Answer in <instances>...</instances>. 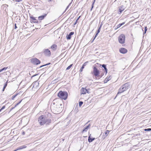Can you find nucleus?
<instances>
[{"instance_id": "nucleus-16", "label": "nucleus", "mask_w": 151, "mask_h": 151, "mask_svg": "<svg viewBox=\"0 0 151 151\" xmlns=\"http://www.w3.org/2000/svg\"><path fill=\"white\" fill-rule=\"evenodd\" d=\"M57 47V45L55 44H54L51 46L50 48L53 51H55L56 50Z\"/></svg>"}, {"instance_id": "nucleus-42", "label": "nucleus", "mask_w": 151, "mask_h": 151, "mask_svg": "<svg viewBox=\"0 0 151 151\" xmlns=\"http://www.w3.org/2000/svg\"><path fill=\"white\" fill-rule=\"evenodd\" d=\"M48 2H51V1H52L53 0H47Z\"/></svg>"}, {"instance_id": "nucleus-20", "label": "nucleus", "mask_w": 151, "mask_h": 151, "mask_svg": "<svg viewBox=\"0 0 151 151\" xmlns=\"http://www.w3.org/2000/svg\"><path fill=\"white\" fill-rule=\"evenodd\" d=\"M91 134H90V135L89 136L88 138V141L89 142H92L95 139L94 138H91Z\"/></svg>"}, {"instance_id": "nucleus-50", "label": "nucleus", "mask_w": 151, "mask_h": 151, "mask_svg": "<svg viewBox=\"0 0 151 151\" xmlns=\"http://www.w3.org/2000/svg\"><path fill=\"white\" fill-rule=\"evenodd\" d=\"M1 110H2V109H0V112L1 111Z\"/></svg>"}, {"instance_id": "nucleus-30", "label": "nucleus", "mask_w": 151, "mask_h": 151, "mask_svg": "<svg viewBox=\"0 0 151 151\" xmlns=\"http://www.w3.org/2000/svg\"><path fill=\"white\" fill-rule=\"evenodd\" d=\"M7 81L6 83H5V84L4 86V88H5L6 86H7Z\"/></svg>"}, {"instance_id": "nucleus-5", "label": "nucleus", "mask_w": 151, "mask_h": 151, "mask_svg": "<svg viewBox=\"0 0 151 151\" xmlns=\"http://www.w3.org/2000/svg\"><path fill=\"white\" fill-rule=\"evenodd\" d=\"M119 41L121 44H123L124 43L125 36L123 34H121L119 37Z\"/></svg>"}, {"instance_id": "nucleus-6", "label": "nucleus", "mask_w": 151, "mask_h": 151, "mask_svg": "<svg viewBox=\"0 0 151 151\" xmlns=\"http://www.w3.org/2000/svg\"><path fill=\"white\" fill-rule=\"evenodd\" d=\"M31 62L32 63L35 65H38L40 63V60L37 58L32 59Z\"/></svg>"}, {"instance_id": "nucleus-51", "label": "nucleus", "mask_w": 151, "mask_h": 151, "mask_svg": "<svg viewBox=\"0 0 151 151\" xmlns=\"http://www.w3.org/2000/svg\"><path fill=\"white\" fill-rule=\"evenodd\" d=\"M1 70H0V73L1 72Z\"/></svg>"}, {"instance_id": "nucleus-21", "label": "nucleus", "mask_w": 151, "mask_h": 151, "mask_svg": "<svg viewBox=\"0 0 151 151\" xmlns=\"http://www.w3.org/2000/svg\"><path fill=\"white\" fill-rule=\"evenodd\" d=\"M106 65L105 64H103L101 65L102 67L104 68V69H105L106 73L107 72V69L106 68Z\"/></svg>"}, {"instance_id": "nucleus-39", "label": "nucleus", "mask_w": 151, "mask_h": 151, "mask_svg": "<svg viewBox=\"0 0 151 151\" xmlns=\"http://www.w3.org/2000/svg\"><path fill=\"white\" fill-rule=\"evenodd\" d=\"M95 2V0H94L93 1V2L92 3V4H94Z\"/></svg>"}, {"instance_id": "nucleus-4", "label": "nucleus", "mask_w": 151, "mask_h": 151, "mask_svg": "<svg viewBox=\"0 0 151 151\" xmlns=\"http://www.w3.org/2000/svg\"><path fill=\"white\" fill-rule=\"evenodd\" d=\"M45 117L42 115L39 118L38 122L40 125H43L45 124Z\"/></svg>"}, {"instance_id": "nucleus-9", "label": "nucleus", "mask_w": 151, "mask_h": 151, "mask_svg": "<svg viewBox=\"0 0 151 151\" xmlns=\"http://www.w3.org/2000/svg\"><path fill=\"white\" fill-rule=\"evenodd\" d=\"M39 83L38 82L36 81L32 84V88H38L39 87Z\"/></svg>"}, {"instance_id": "nucleus-26", "label": "nucleus", "mask_w": 151, "mask_h": 151, "mask_svg": "<svg viewBox=\"0 0 151 151\" xmlns=\"http://www.w3.org/2000/svg\"><path fill=\"white\" fill-rule=\"evenodd\" d=\"M83 102L82 101H80L79 103V106L80 107H81L82 104H83Z\"/></svg>"}, {"instance_id": "nucleus-7", "label": "nucleus", "mask_w": 151, "mask_h": 151, "mask_svg": "<svg viewBox=\"0 0 151 151\" xmlns=\"http://www.w3.org/2000/svg\"><path fill=\"white\" fill-rule=\"evenodd\" d=\"M43 52L46 56H50L51 55L50 51L48 49H44L43 50Z\"/></svg>"}, {"instance_id": "nucleus-28", "label": "nucleus", "mask_w": 151, "mask_h": 151, "mask_svg": "<svg viewBox=\"0 0 151 151\" xmlns=\"http://www.w3.org/2000/svg\"><path fill=\"white\" fill-rule=\"evenodd\" d=\"M147 27H145V32H143V34H145L147 30Z\"/></svg>"}, {"instance_id": "nucleus-12", "label": "nucleus", "mask_w": 151, "mask_h": 151, "mask_svg": "<svg viewBox=\"0 0 151 151\" xmlns=\"http://www.w3.org/2000/svg\"><path fill=\"white\" fill-rule=\"evenodd\" d=\"M74 34L73 32H71L68 35H67L66 36V38L67 40H70L71 37V36L73 35Z\"/></svg>"}, {"instance_id": "nucleus-34", "label": "nucleus", "mask_w": 151, "mask_h": 151, "mask_svg": "<svg viewBox=\"0 0 151 151\" xmlns=\"http://www.w3.org/2000/svg\"><path fill=\"white\" fill-rule=\"evenodd\" d=\"M88 63V62H85L83 65V66L84 67L85 66H86L87 63Z\"/></svg>"}, {"instance_id": "nucleus-48", "label": "nucleus", "mask_w": 151, "mask_h": 151, "mask_svg": "<svg viewBox=\"0 0 151 151\" xmlns=\"http://www.w3.org/2000/svg\"><path fill=\"white\" fill-rule=\"evenodd\" d=\"M21 102H19L17 104V105H18V104H19Z\"/></svg>"}, {"instance_id": "nucleus-37", "label": "nucleus", "mask_w": 151, "mask_h": 151, "mask_svg": "<svg viewBox=\"0 0 151 151\" xmlns=\"http://www.w3.org/2000/svg\"><path fill=\"white\" fill-rule=\"evenodd\" d=\"M16 95H15V96H12V99H14V98L16 97Z\"/></svg>"}, {"instance_id": "nucleus-23", "label": "nucleus", "mask_w": 151, "mask_h": 151, "mask_svg": "<svg viewBox=\"0 0 151 151\" xmlns=\"http://www.w3.org/2000/svg\"><path fill=\"white\" fill-rule=\"evenodd\" d=\"M125 24V22H123L122 23L119 24L117 25V28H119L121 27V26L123 25L124 24Z\"/></svg>"}, {"instance_id": "nucleus-10", "label": "nucleus", "mask_w": 151, "mask_h": 151, "mask_svg": "<svg viewBox=\"0 0 151 151\" xmlns=\"http://www.w3.org/2000/svg\"><path fill=\"white\" fill-rule=\"evenodd\" d=\"M86 93H89V92L88 90L86 88H82L81 90V94H85Z\"/></svg>"}, {"instance_id": "nucleus-19", "label": "nucleus", "mask_w": 151, "mask_h": 151, "mask_svg": "<svg viewBox=\"0 0 151 151\" xmlns=\"http://www.w3.org/2000/svg\"><path fill=\"white\" fill-rule=\"evenodd\" d=\"M51 119L47 118V117H45V124H48L49 123L51 122Z\"/></svg>"}, {"instance_id": "nucleus-44", "label": "nucleus", "mask_w": 151, "mask_h": 151, "mask_svg": "<svg viewBox=\"0 0 151 151\" xmlns=\"http://www.w3.org/2000/svg\"><path fill=\"white\" fill-rule=\"evenodd\" d=\"M5 89V88H3V89L2 90V91H4Z\"/></svg>"}, {"instance_id": "nucleus-2", "label": "nucleus", "mask_w": 151, "mask_h": 151, "mask_svg": "<svg viewBox=\"0 0 151 151\" xmlns=\"http://www.w3.org/2000/svg\"><path fill=\"white\" fill-rule=\"evenodd\" d=\"M58 96L61 99L65 100H66L68 97V93L66 91H60L58 94Z\"/></svg>"}, {"instance_id": "nucleus-46", "label": "nucleus", "mask_w": 151, "mask_h": 151, "mask_svg": "<svg viewBox=\"0 0 151 151\" xmlns=\"http://www.w3.org/2000/svg\"><path fill=\"white\" fill-rule=\"evenodd\" d=\"M37 75V74L34 75L33 76H32V77H33L35 76H36Z\"/></svg>"}, {"instance_id": "nucleus-33", "label": "nucleus", "mask_w": 151, "mask_h": 151, "mask_svg": "<svg viewBox=\"0 0 151 151\" xmlns=\"http://www.w3.org/2000/svg\"><path fill=\"white\" fill-rule=\"evenodd\" d=\"M50 64V63H48V64H45V65H42V66H41L40 68H41L42 67H44V66H45L46 65H48L49 64Z\"/></svg>"}, {"instance_id": "nucleus-13", "label": "nucleus", "mask_w": 151, "mask_h": 151, "mask_svg": "<svg viewBox=\"0 0 151 151\" xmlns=\"http://www.w3.org/2000/svg\"><path fill=\"white\" fill-rule=\"evenodd\" d=\"M47 13L45 14L44 15L39 17H38V19L39 20H42L43 19H44V18H45V17L47 15Z\"/></svg>"}, {"instance_id": "nucleus-25", "label": "nucleus", "mask_w": 151, "mask_h": 151, "mask_svg": "<svg viewBox=\"0 0 151 151\" xmlns=\"http://www.w3.org/2000/svg\"><path fill=\"white\" fill-rule=\"evenodd\" d=\"M8 68V67H5L4 68H2V69H1V71H3L4 70H6Z\"/></svg>"}, {"instance_id": "nucleus-36", "label": "nucleus", "mask_w": 151, "mask_h": 151, "mask_svg": "<svg viewBox=\"0 0 151 151\" xmlns=\"http://www.w3.org/2000/svg\"><path fill=\"white\" fill-rule=\"evenodd\" d=\"M22 0H16V1L17 2H19L20 1H21Z\"/></svg>"}, {"instance_id": "nucleus-43", "label": "nucleus", "mask_w": 151, "mask_h": 151, "mask_svg": "<svg viewBox=\"0 0 151 151\" xmlns=\"http://www.w3.org/2000/svg\"><path fill=\"white\" fill-rule=\"evenodd\" d=\"M80 17H81V16H79V17H78V19H77V20H76V21H77V20H78V19L80 18Z\"/></svg>"}, {"instance_id": "nucleus-22", "label": "nucleus", "mask_w": 151, "mask_h": 151, "mask_svg": "<svg viewBox=\"0 0 151 151\" xmlns=\"http://www.w3.org/2000/svg\"><path fill=\"white\" fill-rule=\"evenodd\" d=\"M90 126V124H89L88 126H87L83 130L82 132H86L87 130L88 129L89 127Z\"/></svg>"}, {"instance_id": "nucleus-29", "label": "nucleus", "mask_w": 151, "mask_h": 151, "mask_svg": "<svg viewBox=\"0 0 151 151\" xmlns=\"http://www.w3.org/2000/svg\"><path fill=\"white\" fill-rule=\"evenodd\" d=\"M101 27V26L99 28L97 31V33H99L100 32Z\"/></svg>"}, {"instance_id": "nucleus-14", "label": "nucleus", "mask_w": 151, "mask_h": 151, "mask_svg": "<svg viewBox=\"0 0 151 151\" xmlns=\"http://www.w3.org/2000/svg\"><path fill=\"white\" fill-rule=\"evenodd\" d=\"M127 49H126L125 48H121L119 50L120 52L121 53H123V54H124V53H126L127 52Z\"/></svg>"}, {"instance_id": "nucleus-41", "label": "nucleus", "mask_w": 151, "mask_h": 151, "mask_svg": "<svg viewBox=\"0 0 151 151\" xmlns=\"http://www.w3.org/2000/svg\"><path fill=\"white\" fill-rule=\"evenodd\" d=\"M25 134V132H23L22 133V134L23 135H24Z\"/></svg>"}, {"instance_id": "nucleus-15", "label": "nucleus", "mask_w": 151, "mask_h": 151, "mask_svg": "<svg viewBox=\"0 0 151 151\" xmlns=\"http://www.w3.org/2000/svg\"><path fill=\"white\" fill-rule=\"evenodd\" d=\"M30 18L31 19H32L33 21H31L30 22H33V23H38V21L33 16H31L30 17Z\"/></svg>"}, {"instance_id": "nucleus-27", "label": "nucleus", "mask_w": 151, "mask_h": 151, "mask_svg": "<svg viewBox=\"0 0 151 151\" xmlns=\"http://www.w3.org/2000/svg\"><path fill=\"white\" fill-rule=\"evenodd\" d=\"M144 130L146 131H151V128L146 129H144Z\"/></svg>"}, {"instance_id": "nucleus-18", "label": "nucleus", "mask_w": 151, "mask_h": 151, "mask_svg": "<svg viewBox=\"0 0 151 151\" xmlns=\"http://www.w3.org/2000/svg\"><path fill=\"white\" fill-rule=\"evenodd\" d=\"M112 78V76H110L109 77H107L105 80L104 81V82L105 83H107V82L109 81V80H111Z\"/></svg>"}, {"instance_id": "nucleus-1", "label": "nucleus", "mask_w": 151, "mask_h": 151, "mask_svg": "<svg viewBox=\"0 0 151 151\" xmlns=\"http://www.w3.org/2000/svg\"><path fill=\"white\" fill-rule=\"evenodd\" d=\"M62 105L61 102L57 99L54 100L51 106V108L55 114H58L62 110Z\"/></svg>"}, {"instance_id": "nucleus-38", "label": "nucleus", "mask_w": 151, "mask_h": 151, "mask_svg": "<svg viewBox=\"0 0 151 151\" xmlns=\"http://www.w3.org/2000/svg\"><path fill=\"white\" fill-rule=\"evenodd\" d=\"M5 107V106H3L2 108L1 109L2 110L4 109Z\"/></svg>"}, {"instance_id": "nucleus-40", "label": "nucleus", "mask_w": 151, "mask_h": 151, "mask_svg": "<svg viewBox=\"0 0 151 151\" xmlns=\"http://www.w3.org/2000/svg\"><path fill=\"white\" fill-rule=\"evenodd\" d=\"M17 28V27L16 26V24H15V29H16Z\"/></svg>"}, {"instance_id": "nucleus-49", "label": "nucleus", "mask_w": 151, "mask_h": 151, "mask_svg": "<svg viewBox=\"0 0 151 151\" xmlns=\"http://www.w3.org/2000/svg\"><path fill=\"white\" fill-rule=\"evenodd\" d=\"M21 102H19L17 104V105H18V104H19Z\"/></svg>"}, {"instance_id": "nucleus-3", "label": "nucleus", "mask_w": 151, "mask_h": 151, "mask_svg": "<svg viewBox=\"0 0 151 151\" xmlns=\"http://www.w3.org/2000/svg\"><path fill=\"white\" fill-rule=\"evenodd\" d=\"M129 85L128 83H126L122 86L119 90L117 95L119 93H121L127 90L128 88Z\"/></svg>"}, {"instance_id": "nucleus-8", "label": "nucleus", "mask_w": 151, "mask_h": 151, "mask_svg": "<svg viewBox=\"0 0 151 151\" xmlns=\"http://www.w3.org/2000/svg\"><path fill=\"white\" fill-rule=\"evenodd\" d=\"M93 73L94 75L96 76H97L99 74V71L96 68V67H94L93 68Z\"/></svg>"}, {"instance_id": "nucleus-31", "label": "nucleus", "mask_w": 151, "mask_h": 151, "mask_svg": "<svg viewBox=\"0 0 151 151\" xmlns=\"http://www.w3.org/2000/svg\"><path fill=\"white\" fill-rule=\"evenodd\" d=\"M98 33H96L94 37V38L93 39L92 41L91 42H92L94 40V39H95V38H96V37L98 35Z\"/></svg>"}, {"instance_id": "nucleus-24", "label": "nucleus", "mask_w": 151, "mask_h": 151, "mask_svg": "<svg viewBox=\"0 0 151 151\" xmlns=\"http://www.w3.org/2000/svg\"><path fill=\"white\" fill-rule=\"evenodd\" d=\"M73 65V64L70 65L69 66H68L66 69V70H69L72 66Z\"/></svg>"}, {"instance_id": "nucleus-35", "label": "nucleus", "mask_w": 151, "mask_h": 151, "mask_svg": "<svg viewBox=\"0 0 151 151\" xmlns=\"http://www.w3.org/2000/svg\"><path fill=\"white\" fill-rule=\"evenodd\" d=\"M94 4H92L91 8V11L92 10V9L93 8V7H94Z\"/></svg>"}, {"instance_id": "nucleus-47", "label": "nucleus", "mask_w": 151, "mask_h": 151, "mask_svg": "<svg viewBox=\"0 0 151 151\" xmlns=\"http://www.w3.org/2000/svg\"><path fill=\"white\" fill-rule=\"evenodd\" d=\"M77 22V21H76V22L74 24V25H76V22Z\"/></svg>"}, {"instance_id": "nucleus-11", "label": "nucleus", "mask_w": 151, "mask_h": 151, "mask_svg": "<svg viewBox=\"0 0 151 151\" xmlns=\"http://www.w3.org/2000/svg\"><path fill=\"white\" fill-rule=\"evenodd\" d=\"M109 131L107 130L106 132L103 134L102 138H103V139L105 138L109 134Z\"/></svg>"}, {"instance_id": "nucleus-17", "label": "nucleus", "mask_w": 151, "mask_h": 151, "mask_svg": "<svg viewBox=\"0 0 151 151\" xmlns=\"http://www.w3.org/2000/svg\"><path fill=\"white\" fill-rule=\"evenodd\" d=\"M124 9V6H121L119 8V10L120 12L119 14H120Z\"/></svg>"}, {"instance_id": "nucleus-32", "label": "nucleus", "mask_w": 151, "mask_h": 151, "mask_svg": "<svg viewBox=\"0 0 151 151\" xmlns=\"http://www.w3.org/2000/svg\"><path fill=\"white\" fill-rule=\"evenodd\" d=\"M84 68V67L82 65V67H81V69L80 70V71L81 72L83 70V69Z\"/></svg>"}, {"instance_id": "nucleus-45", "label": "nucleus", "mask_w": 151, "mask_h": 151, "mask_svg": "<svg viewBox=\"0 0 151 151\" xmlns=\"http://www.w3.org/2000/svg\"><path fill=\"white\" fill-rule=\"evenodd\" d=\"M68 7H69V6H68L67 7V8H66V10H67V9L68 8Z\"/></svg>"}]
</instances>
